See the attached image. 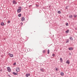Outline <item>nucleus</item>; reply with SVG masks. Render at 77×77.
<instances>
[{
  "mask_svg": "<svg viewBox=\"0 0 77 77\" xmlns=\"http://www.w3.org/2000/svg\"><path fill=\"white\" fill-rule=\"evenodd\" d=\"M69 29H67L66 31V33H69Z\"/></svg>",
  "mask_w": 77,
  "mask_h": 77,
  "instance_id": "obj_9",
  "label": "nucleus"
},
{
  "mask_svg": "<svg viewBox=\"0 0 77 77\" xmlns=\"http://www.w3.org/2000/svg\"><path fill=\"white\" fill-rule=\"evenodd\" d=\"M69 38L70 40H71V41H72V40H73V38H72V37H69Z\"/></svg>",
  "mask_w": 77,
  "mask_h": 77,
  "instance_id": "obj_12",
  "label": "nucleus"
},
{
  "mask_svg": "<svg viewBox=\"0 0 77 77\" xmlns=\"http://www.w3.org/2000/svg\"><path fill=\"white\" fill-rule=\"evenodd\" d=\"M39 13H41V11H39Z\"/></svg>",
  "mask_w": 77,
  "mask_h": 77,
  "instance_id": "obj_32",
  "label": "nucleus"
},
{
  "mask_svg": "<svg viewBox=\"0 0 77 77\" xmlns=\"http://www.w3.org/2000/svg\"><path fill=\"white\" fill-rule=\"evenodd\" d=\"M16 69V72H19V70H18L17 69Z\"/></svg>",
  "mask_w": 77,
  "mask_h": 77,
  "instance_id": "obj_23",
  "label": "nucleus"
},
{
  "mask_svg": "<svg viewBox=\"0 0 77 77\" xmlns=\"http://www.w3.org/2000/svg\"><path fill=\"white\" fill-rule=\"evenodd\" d=\"M74 17H75H75H77V15H73Z\"/></svg>",
  "mask_w": 77,
  "mask_h": 77,
  "instance_id": "obj_22",
  "label": "nucleus"
},
{
  "mask_svg": "<svg viewBox=\"0 0 77 77\" xmlns=\"http://www.w3.org/2000/svg\"><path fill=\"white\" fill-rule=\"evenodd\" d=\"M8 76V77H11V75H7Z\"/></svg>",
  "mask_w": 77,
  "mask_h": 77,
  "instance_id": "obj_30",
  "label": "nucleus"
},
{
  "mask_svg": "<svg viewBox=\"0 0 77 77\" xmlns=\"http://www.w3.org/2000/svg\"><path fill=\"white\" fill-rule=\"evenodd\" d=\"M17 70H18V71H20V68L19 67H17V68H16Z\"/></svg>",
  "mask_w": 77,
  "mask_h": 77,
  "instance_id": "obj_14",
  "label": "nucleus"
},
{
  "mask_svg": "<svg viewBox=\"0 0 77 77\" xmlns=\"http://www.w3.org/2000/svg\"><path fill=\"white\" fill-rule=\"evenodd\" d=\"M21 9H22V8L21 7H19L18 8L17 10V12L18 13H20L21 12Z\"/></svg>",
  "mask_w": 77,
  "mask_h": 77,
  "instance_id": "obj_1",
  "label": "nucleus"
},
{
  "mask_svg": "<svg viewBox=\"0 0 77 77\" xmlns=\"http://www.w3.org/2000/svg\"><path fill=\"white\" fill-rule=\"evenodd\" d=\"M58 14H61V12H60V11H58Z\"/></svg>",
  "mask_w": 77,
  "mask_h": 77,
  "instance_id": "obj_20",
  "label": "nucleus"
},
{
  "mask_svg": "<svg viewBox=\"0 0 77 77\" xmlns=\"http://www.w3.org/2000/svg\"><path fill=\"white\" fill-rule=\"evenodd\" d=\"M13 74L14 75H17V73H15L14 72H13Z\"/></svg>",
  "mask_w": 77,
  "mask_h": 77,
  "instance_id": "obj_15",
  "label": "nucleus"
},
{
  "mask_svg": "<svg viewBox=\"0 0 77 77\" xmlns=\"http://www.w3.org/2000/svg\"><path fill=\"white\" fill-rule=\"evenodd\" d=\"M60 60L62 62V58H60Z\"/></svg>",
  "mask_w": 77,
  "mask_h": 77,
  "instance_id": "obj_21",
  "label": "nucleus"
},
{
  "mask_svg": "<svg viewBox=\"0 0 77 77\" xmlns=\"http://www.w3.org/2000/svg\"><path fill=\"white\" fill-rule=\"evenodd\" d=\"M26 77H29V76H30V74H27L26 75Z\"/></svg>",
  "mask_w": 77,
  "mask_h": 77,
  "instance_id": "obj_8",
  "label": "nucleus"
},
{
  "mask_svg": "<svg viewBox=\"0 0 77 77\" xmlns=\"http://www.w3.org/2000/svg\"><path fill=\"white\" fill-rule=\"evenodd\" d=\"M16 65V63L15 62L14 63L13 65Z\"/></svg>",
  "mask_w": 77,
  "mask_h": 77,
  "instance_id": "obj_26",
  "label": "nucleus"
},
{
  "mask_svg": "<svg viewBox=\"0 0 77 77\" xmlns=\"http://www.w3.org/2000/svg\"><path fill=\"white\" fill-rule=\"evenodd\" d=\"M69 55H71V53H69Z\"/></svg>",
  "mask_w": 77,
  "mask_h": 77,
  "instance_id": "obj_34",
  "label": "nucleus"
},
{
  "mask_svg": "<svg viewBox=\"0 0 77 77\" xmlns=\"http://www.w3.org/2000/svg\"><path fill=\"white\" fill-rule=\"evenodd\" d=\"M1 26H4V23L3 22H2L1 23Z\"/></svg>",
  "mask_w": 77,
  "mask_h": 77,
  "instance_id": "obj_13",
  "label": "nucleus"
},
{
  "mask_svg": "<svg viewBox=\"0 0 77 77\" xmlns=\"http://www.w3.org/2000/svg\"><path fill=\"white\" fill-rule=\"evenodd\" d=\"M75 30H77V28H75Z\"/></svg>",
  "mask_w": 77,
  "mask_h": 77,
  "instance_id": "obj_35",
  "label": "nucleus"
},
{
  "mask_svg": "<svg viewBox=\"0 0 77 77\" xmlns=\"http://www.w3.org/2000/svg\"><path fill=\"white\" fill-rule=\"evenodd\" d=\"M25 20V18L24 17H23L22 18V20L21 21H24Z\"/></svg>",
  "mask_w": 77,
  "mask_h": 77,
  "instance_id": "obj_7",
  "label": "nucleus"
},
{
  "mask_svg": "<svg viewBox=\"0 0 77 77\" xmlns=\"http://www.w3.org/2000/svg\"><path fill=\"white\" fill-rule=\"evenodd\" d=\"M0 71H2V70H0Z\"/></svg>",
  "mask_w": 77,
  "mask_h": 77,
  "instance_id": "obj_37",
  "label": "nucleus"
},
{
  "mask_svg": "<svg viewBox=\"0 0 77 77\" xmlns=\"http://www.w3.org/2000/svg\"><path fill=\"white\" fill-rule=\"evenodd\" d=\"M13 4H15V5H16L17 2H16V1H13Z\"/></svg>",
  "mask_w": 77,
  "mask_h": 77,
  "instance_id": "obj_6",
  "label": "nucleus"
},
{
  "mask_svg": "<svg viewBox=\"0 0 77 77\" xmlns=\"http://www.w3.org/2000/svg\"><path fill=\"white\" fill-rule=\"evenodd\" d=\"M55 70L57 71H58V68H56Z\"/></svg>",
  "mask_w": 77,
  "mask_h": 77,
  "instance_id": "obj_24",
  "label": "nucleus"
},
{
  "mask_svg": "<svg viewBox=\"0 0 77 77\" xmlns=\"http://www.w3.org/2000/svg\"><path fill=\"white\" fill-rule=\"evenodd\" d=\"M66 9H67V7H66Z\"/></svg>",
  "mask_w": 77,
  "mask_h": 77,
  "instance_id": "obj_36",
  "label": "nucleus"
},
{
  "mask_svg": "<svg viewBox=\"0 0 77 77\" xmlns=\"http://www.w3.org/2000/svg\"><path fill=\"white\" fill-rule=\"evenodd\" d=\"M72 17V15H71L69 16V18H71Z\"/></svg>",
  "mask_w": 77,
  "mask_h": 77,
  "instance_id": "obj_16",
  "label": "nucleus"
},
{
  "mask_svg": "<svg viewBox=\"0 0 77 77\" xmlns=\"http://www.w3.org/2000/svg\"><path fill=\"white\" fill-rule=\"evenodd\" d=\"M21 26H23V23L21 22Z\"/></svg>",
  "mask_w": 77,
  "mask_h": 77,
  "instance_id": "obj_28",
  "label": "nucleus"
},
{
  "mask_svg": "<svg viewBox=\"0 0 77 77\" xmlns=\"http://www.w3.org/2000/svg\"><path fill=\"white\" fill-rule=\"evenodd\" d=\"M69 39H67L66 41V43H68V42H69Z\"/></svg>",
  "mask_w": 77,
  "mask_h": 77,
  "instance_id": "obj_17",
  "label": "nucleus"
},
{
  "mask_svg": "<svg viewBox=\"0 0 77 77\" xmlns=\"http://www.w3.org/2000/svg\"><path fill=\"white\" fill-rule=\"evenodd\" d=\"M54 56H55V55H54V54H52V56H53V57H54Z\"/></svg>",
  "mask_w": 77,
  "mask_h": 77,
  "instance_id": "obj_25",
  "label": "nucleus"
},
{
  "mask_svg": "<svg viewBox=\"0 0 77 77\" xmlns=\"http://www.w3.org/2000/svg\"><path fill=\"white\" fill-rule=\"evenodd\" d=\"M40 70L41 71V72H44V71H45V70L43 68H41L40 69Z\"/></svg>",
  "mask_w": 77,
  "mask_h": 77,
  "instance_id": "obj_2",
  "label": "nucleus"
},
{
  "mask_svg": "<svg viewBox=\"0 0 77 77\" xmlns=\"http://www.w3.org/2000/svg\"><path fill=\"white\" fill-rule=\"evenodd\" d=\"M61 75H62V76H63V75H64V73H63V72H61Z\"/></svg>",
  "mask_w": 77,
  "mask_h": 77,
  "instance_id": "obj_5",
  "label": "nucleus"
},
{
  "mask_svg": "<svg viewBox=\"0 0 77 77\" xmlns=\"http://www.w3.org/2000/svg\"><path fill=\"white\" fill-rule=\"evenodd\" d=\"M13 56H14V55H13V54H11L10 55V57H13Z\"/></svg>",
  "mask_w": 77,
  "mask_h": 77,
  "instance_id": "obj_11",
  "label": "nucleus"
},
{
  "mask_svg": "<svg viewBox=\"0 0 77 77\" xmlns=\"http://www.w3.org/2000/svg\"><path fill=\"white\" fill-rule=\"evenodd\" d=\"M69 50H73V48L72 47H70L68 48Z\"/></svg>",
  "mask_w": 77,
  "mask_h": 77,
  "instance_id": "obj_4",
  "label": "nucleus"
},
{
  "mask_svg": "<svg viewBox=\"0 0 77 77\" xmlns=\"http://www.w3.org/2000/svg\"><path fill=\"white\" fill-rule=\"evenodd\" d=\"M18 17H21V14H19V15H18Z\"/></svg>",
  "mask_w": 77,
  "mask_h": 77,
  "instance_id": "obj_19",
  "label": "nucleus"
},
{
  "mask_svg": "<svg viewBox=\"0 0 77 77\" xmlns=\"http://www.w3.org/2000/svg\"><path fill=\"white\" fill-rule=\"evenodd\" d=\"M43 53H45V50H44L43 51Z\"/></svg>",
  "mask_w": 77,
  "mask_h": 77,
  "instance_id": "obj_27",
  "label": "nucleus"
},
{
  "mask_svg": "<svg viewBox=\"0 0 77 77\" xmlns=\"http://www.w3.org/2000/svg\"><path fill=\"white\" fill-rule=\"evenodd\" d=\"M10 21L9 20L8 22V23H10Z\"/></svg>",
  "mask_w": 77,
  "mask_h": 77,
  "instance_id": "obj_31",
  "label": "nucleus"
},
{
  "mask_svg": "<svg viewBox=\"0 0 77 77\" xmlns=\"http://www.w3.org/2000/svg\"><path fill=\"white\" fill-rule=\"evenodd\" d=\"M8 69V72H11V68H10V67H8L7 68Z\"/></svg>",
  "mask_w": 77,
  "mask_h": 77,
  "instance_id": "obj_3",
  "label": "nucleus"
},
{
  "mask_svg": "<svg viewBox=\"0 0 77 77\" xmlns=\"http://www.w3.org/2000/svg\"><path fill=\"white\" fill-rule=\"evenodd\" d=\"M66 63H68V64H69V60H67L66 61Z\"/></svg>",
  "mask_w": 77,
  "mask_h": 77,
  "instance_id": "obj_10",
  "label": "nucleus"
},
{
  "mask_svg": "<svg viewBox=\"0 0 77 77\" xmlns=\"http://www.w3.org/2000/svg\"><path fill=\"white\" fill-rule=\"evenodd\" d=\"M36 6L37 7H38V6H39V5H36Z\"/></svg>",
  "mask_w": 77,
  "mask_h": 77,
  "instance_id": "obj_33",
  "label": "nucleus"
},
{
  "mask_svg": "<svg viewBox=\"0 0 77 77\" xmlns=\"http://www.w3.org/2000/svg\"><path fill=\"white\" fill-rule=\"evenodd\" d=\"M66 26H68V23H66Z\"/></svg>",
  "mask_w": 77,
  "mask_h": 77,
  "instance_id": "obj_29",
  "label": "nucleus"
},
{
  "mask_svg": "<svg viewBox=\"0 0 77 77\" xmlns=\"http://www.w3.org/2000/svg\"><path fill=\"white\" fill-rule=\"evenodd\" d=\"M49 53H50V50L49 49L48 50V54H49Z\"/></svg>",
  "mask_w": 77,
  "mask_h": 77,
  "instance_id": "obj_18",
  "label": "nucleus"
}]
</instances>
